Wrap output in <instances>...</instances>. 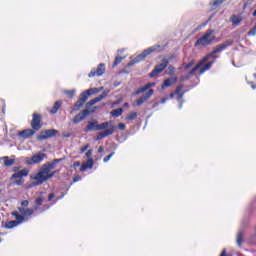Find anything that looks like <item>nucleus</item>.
Segmentation results:
<instances>
[{"label": "nucleus", "instance_id": "nucleus-1", "mask_svg": "<svg viewBox=\"0 0 256 256\" xmlns=\"http://www.w3.org/2000/svg\"><path fill=\"white\" fill-rule=\"evenodd\" d=\"M231 45H233V43L231 41H226L220 45H217L214 48V50L212 51V53L208 54L201 61L198 62V64L189 72V75L190 76L195 75V73H197V71H198L199 75H203L205 71H209V69H211V67L213 66V61L208 62V63H207V61H209V59H211V57L216 55V53H221V51H225V49L227 47H231Z\"/></svg>", "mask_w": 256, "mask_h": 256}, {"label": "nucleus", "instance_id": "nucleus-2", "mask_svg": "<svg viewBox=\"0 0 256 256\" xmlns=\"http://www.w3.org/2000/svg\"><path fill=\"white\" fill-rule=\"evenodd\" d=\"M231 45H233V43L231 41H226L220 45H217L214 48V50L212 51V53L208 54L201 61L198 62V64L189 72V75L190 76L195 75V73H197V71H198L199 75H203L205 71H209V69H211V67L213 66V61L208 62V63H207V61H209V59H211V57L216 55V53H221V51H225V49L227 47H231Z\"/></svg>", "mask_w": 256, "mask_h": 256}, {"label": "nucleus", "instance_id": "nucleus-3", "mask_svg": "<svg viewBox=\"0 0 256 256\" xmlns=\"http://www.w3.org/2000/svg\"><path fill=\"white\" fill-rule=\"evenodd\" d=\"M55 173L57 172L54 171L52 173H48L44 167H41L38 173H36L34 176H31V179L34 181L31 184V187H39V185H43V183L48 181V179H51Z\"/></svg>", "mask_w": 256, "mask_h": 256}, {"label": "nucleus", "instance_id": "nucleus-4", "mask_svg": "<svg viewBox=\"0 0 256 256\" xmlns=\"http://www.w3.org/2000/svg\"><path fill=\"white\" fill-rule=\"evenodd\" d=\"M161 51H165V46H161L156 44L145 49L141 54L137 55L131 62L130 65H135V63H141L146 57H149L151 53H161Z\"/></svg>", "mask_w": 256, "mask_h": 256}, {"label": "nucleus", "instance_id": "nucleus-5", "mask_svg": "<svg viewBox=\"0 0 256 256\" xmlns=\"http://www.w3.org/2000/svg\"><path fill=\"white\" fill-rule=\"evenodd\" d=\"M215 39H217V36H215V30L208 29L204 35L196 41L195 46L198 47L201 45L202 47H207V45H211Z\"/></svg>", "mask_w": 256, "mask_h": 256}, {"label": "nucleus", "instance_id": "nucleus-6", "mask_svg": "<svg viewBox=\"0 0 256 256\" xmlns=\"http://www.w3.org/2000/svg\"><path fill=\"white\" fill-rule=\"evenodd\" d=\"M29 175V168H24L22 170H19L18 172H15L11 177L10 181H12L13 185H17L18 187H21L25 183V179L23 177H27Z\"/></svg>", "mask_w": 256, "mask_h": 256}, {"label": "nucleus", "instance_id": "nucleus-7", "mask_svg": "<svg viewBox=\"0 0 256 256\" xmlns=\"http://www.w3.org/2000/svg\"><path fill=\"white\" fill-rule=\"evenodd\" d=\"M45 157H47V155L45 153H37L35 155H33L32 157H26L24 159V162L26 163V165H37L39 163H41V161H43L45 159Z\"/></svg>", "mask_w": 256, "mask_h": 256}, {"label": "nucleus", "instance_id": "nucleus-8", "mask_svg": "<svg viewBox=\"0 0 256 256\" xmlns=\"http://www.w3.org/2000/svg\"><path fill=\"white\" fill-rule=\"evenodd\" d=\"M168 65H169V60H167V58H164L162 60V63L155 66L153 71L149 74V77H157V75L163 73V71H165V69H167Z\"/></svg>", "mask_w": 256, "mask_h": 256}, {"label": "nucleus", "instance_id": "nucleus-9", "mask_svg": "<svg viewBox=\"0 0 256 256\" xmlns=\"http://www.w3.org/2000/svg\"><path fill=\"white\" fill-rule=\"evenodd\" d=\"M59 133V131L55 129H48L43 130L40 132V134L37 136L38 141H45V139H49L51 137H55Z\"/></svg>", "mask_w": 256, "mask_h": 256}, {"label": "nucleus", "instance_id": "nucleus-10", "mask_svg": "<svg viewBox=\"0 0 256 256\" xmlns=\"http://www.w3.org/2000/svg\"><path fill=\"white\" fill-rule=\"evenodd\" d=\"M95 93H99V89L90 88L80 94L79 100L82 101V103H86L87 99H89L91 95H95Z\"/></svg>", "mask_w": 256, "mask_h": 256}, {"label": "nucleus", "instance_id": "nucleus-11", "mask_svg": "<svg viewBox=\"0 0 256 256\" xmlns=\"http://www.w3.org/2000/svg\"><path fill=\"white\" fill-rule=\"evenodd\" d=\"M91 113L89 109H84L80 113H78L74 118H73V123L74 125H77L78 123H81V121H84L86 117Z\"/></svg>", "mask_w": 256, "mask_h": 256}, {"label": "nucleus", "instance_id": "nucleus-12", "mask_svg": "<svg viewBox=\"0 0 256 256\" xmlns=\"http://www.w3.org/2000/svg\"><path fill=\"white\" fill-rule=\"evenodd\" d=\"M31 127L34 131H39L41 129V115L34 113L31 121Z\"/></svg>", "mask_w": 256, "mask_h": 256}, {"label": "nucleus", "instance_id": "nucleus-13", "mask_svg": "<svg viewBox=\"0 0 256 256\" xmlns=\"http://www.w3.org/2000/svg\"><path fill=\"white\" fill-rule=\"evenodd\" d=\"M105 73V64L101 63L95 70H91L88 77H101Z\"/></svg>", "mask_w": 256, "mask_h": 256}, {"label": "nucleus", "instance_id": "nucleus-14", "mask_svg": "<svg viewBox=\"0 0 256 256\" xmlns=\"http://www.w3.org/2000/svg\"><path fill=\"white\" fill-rule=\"evenodd\" d=\"M174 94L176 95V99L178 103H180V107L183 105V96L185 95V91H183V85H180L176 88L174 91Z\"/></svg>", "mask_w": 256, "mask_h": 256}, {"label": "nucleus", "instance_id": "nucleus-15", "mask_svg": "<svg viewBox=\"0 0 256 256\" xmlns=\"http://www.w3.org/2000/svg\"><path fill=\"white\" fill-rule=\"evenodd\" d=\"M153 89H149L148 92H146L142 97H140L138 100H137V106H141L145 103V101H149V99H151V97H153Z\"/></svg>", "mask_w": 256, "mask_h": 256}, {"label": "nucleus", "instance_id": "nucleus-16", "mask_svg": "<svg viewBox=\"0 0 256 256\" xmlns=\"http://www.w3.org/2000/svg\"><path fill=\"white\" fill-rule=\"evenodd\" d=\"M113 133H115V126L110 125L108 129L98 134L97 139H105V137H109V135H113Z\"/></svg>", "mask_w": 256, "mask_h": 256}, {"label": "nucleus", "instance_id": "nucleus-17", "mask_svg": "<svg viewBox=\"0 0 256 256\" xmlns=\"http://www.w3.org/2000/svg\"><path fill=\"white\" fill-rule=\"evenodd\" d=\"M98 124L99 122L95 119L88 121V124L84 129L85 133H89L90 131H98Z\"/></svg>", "mask_w": 256, "mask_h": 256}, {"label": "nucleus", "instance_id": "nucleus-18", "mask_svg": "<svg viewBox=\"0 0 256 256\" xmlns=\"http://www.w3.org/2000/svg\"><path fill=\"white\" fill-rule=\"evenodd\" d=\"M19 137L22 139H29V137H33L35 135V130L33 129H26L18 133Z\"/></svg>", "mask_w": 256, "mask_h": 256}, {"label": "nucleus", "instance_id": "nucleus-19", "mask_svg": "<svg viewBox=\"0 0 256 256\" xmlns=\"http://www.w3.org/2000/svg\"><path fill=\"white\" fill-rule=\"evenodd\" d=\"M61 159H55L52 163H46L42 167L46 170L47 173H51L55 167H57V163H59Z\"/></svg>", "mask_w": 256, "mask_h": 256}, {"label": "nucleus", "instance_id": "nucleus-20", "mask_svg": "<svg viewBox=\"0 0 256 256\" xmlns=\"http://www.w3.org/2000/svg\"><path fill=\"white\" fill-rule=\"evenodd\" d=\"M18 211H19V213H21V215L24 216V219H25V217H31V215H33V213L35 212V211H34L33 209H31V208L25 209V208H22V207H19V208H18Z\"/></svg>", "mask_w": 256, "mask_h": 256}, {"label": "nucleus", "instance_id": "nucleus-21", "mask_svg": "<svg viewBox=\"0 0 256 256\" xmlns=\"http://www.w3.org/2000/svg\"><path fill=\"white\" fill-rule=\"evenodd\" d=\"M151 87H155V83H148L138 88L137 91L135 92V95H141V93H145V91H147V89H151Z\"/></svg>", "mask_w": 256, "mask_h": 256}, {"label": "nucleus", "instance_id": "nucleus-22", "mask_svg": "<svg viewBox=\"0 0 256 256\" xmlns=\"http://www.w3.org/2000/svg\"><path fill=\"white\" fill-rule=\"evenodd\" d=\"M87 169H93V158H89L87 162H84L81 167L80 171H87Z\"/></svg>", "mask_w": 256, "mask_h": 256}, {"label": "nucleus", "instance_id": "nucleus-23", "mask_svg": "<svg viewBox=\"0 0 256 256\" xmlns=\"http://www.w3.org/2000/svg\"><path fill=\"white\" fill-rule=\"evenodd\" d=\"M177 83V77H171L166 80H164V83L162 84V89H165V87H171V85H175Z\"/></svg>", "mask_w": 256, "mask_h": 256}, {"label": "nucleus", "instance_id": "nucleus-24", "mask_svg": "<svg viewBox=\"0 0 256 256\" xmlns=\"http://www.w3.org/2000/svg\"><path fill=\"white\" fill-rule=\"evenodd\" d=\"M63 105V101L58 100L54 103L52 109H50L51 115H55L59 109H61V106Z\"/></svg>", "mask_w": 256, "mask_h": 256}, {"label": "nucleus", "instance_id": "nucleus-25", "mask_svg": "<svg viewBox=\"0 0 256 256\" xmlns=\"http://www.w3.org/2000/svg\"><path fill=\"white\" fill-rule=\"evenodd\" d=\"M83 105H85V102L81 101L80 99H78V101L75 103V105L72 108V111L70 113H75V111H79V109H81V107H83Z\"/></svg>", "mask_w": 256, "mask_h": 256}, {"label": "nucleus", "instance_id": "nucleus-26", "mask_svg": "<svg viewBox=\"0 0 256 256\" xmlns=\"http://www.w3.org/2000/svg\"><path fill=\"white\" fill-rule=\"evenodd\" d=\"M2 160L4 161L5 167H13L15 165V160L10 159L9 157H3Z\"/></svg>", "mask_w": 256, "mask_h": 256}, {"label": "nucleus", "instance_id": "nucleus-27", "mask_svg": "<svg viewBox=\"0 0 256 256\" xmlns=\"http://www.w3.org/2000/svg\"><path fill=\"white\" fill-rule=\"evenodd\" d=\"M19 225V222H16V220H11L5 223L4 227L5 229H14V227H17Z\"/></svg>", "mask_w": 256, "mask_h": 256}, {"label": "nucleus", "instance_id": "nucleus-28", "mask_svg": "<svg viewBox=\"0 0 256 256\" xmlns=\"http://www.w3.org/2000/svg\"><path fill=\"white\" fill-rule=\"evenodd\" d=\"M110 115H112V117H121V115H123V108H118V109H115V110H112L110 112Z\"/></svg>", "mask_w": 256, "mask_h": 256}, {"label": "nucleus", "instance_id": "nucleus-29", "mask_svg": "<svg viewBox=\"0 0 256 256\" xmlns=\"http://www.w3.org/2000/svg\"><path fill=\"white\" fill-rule=\"evenodd\" d=\"M107 95H109V90L104 91L101 95H99L98 97H96L92 100H94V103H99V101H103V99H105V97H107Z\"/></svg>", "mask_w": 256, "mask_h": 256}, {"label": "nucleus", "instance_id": "nucleus-30", "mask_svg": "<svg viewBox=\"0 0 256 256\" xmlns=\"http://www.w3.org/2000/svg\"><path fill=\"white\" fill-rule=\"evenodd\" d=\"M241 21H243V18H241L240 16H237V15L231 16L232 25H239V23H241Z\"/></svg>", "mask_w": 256, "mask_h": 256}, {"label": "nucleus", "instance_id": "nucleus-31", "mask_svg": "<svg viewBox=\"0 0 256 256\" xmlns=\"http://www.w3.org/2000/svg\"><path fill=\"white\" fill-rule=\"evenodd\" d=\"M236 242L238 247H241L243 245V232H239L236 237Z\"/></svg>", "mask_w": 256, "mask_h": 256}, {"label": "nucleus", "instance_id": "nucleus-32", "mask_svg": "<svg viewBox=\"0 0 256 256\" xmlns=\"http://www.w3.org/2000/svg\"><path fill=\"white\" fill-rule=\"evenodd\" d=\"M127 121H133L135 119H137V112H130L127 117H126Z\"/></svg>", "mask_w": 256, "mask_h": 256}, {"label": "nucleus", "instance_id": "nucleus-33", "mask_svg": "<svg viewBox=\"0 0 256 256\" xmlns=\"http://www.w3.org/2000/svg\"><path fill=\"white\" fill-rule=\"evenodd\" d=\"M109 127H111V125H109V122L98 124V131H101L103 129H109Z\"/></svg>", "mask_w": 256, "mask_h": 256}, {"label": "nucleus", "instance_id": "nucleus-34", "mask_svg": "<svg viewBox=\"0 0 256 256\" xmlns=\"http://www.w3.org/2000/svg\"><path fill=\"white\" fill-rule=\"evenodd\" d=\"M125 58L121 57V56H117L114 60V63L112 65V67H117V65H119V63H121V61H123Z\"/></svg>", "mask_w": 256, "mask_h": 256}, {"label": "nucleus", "instance_id": "nucleus-35", "mask_svg": "<svg viewBox=\"0 0 256 256\" xmlns=\"http://www.w3.org/2000/svg\"><path fill=\"white\" fill-rule=\"evenodd\" d=\"M35 204L36 206L34 207V209L37 210V207H41V205H43V198L42 197L36 198Z\"/></svg>", "mask_w": 256, "mask_h": 256}, {"label": "nucleus", "instance_id": "nucleus-36", "mask_svg": "<svg viewBox=\"0 0 256 256\" xmlns=\"http://www.w3.org/2000/svg\"><path fill=\"white\" fill-rule=\"evenodd\" d=\"M23 221H25V217L23 216V214H18V216L16 217V223H18V225H21Z\"/></svg>", "mask_w": 256, "mask_h": 256}, {"label": "nucleus", "instance_id": "nucleus-37", "mask_svg": "<svg viewBox=\"0 0 256 256\" xmlns=\"http://www.w3.org/2000/svg\"><path fill=\"white\" fill-rule=\"evenodd\" d=\"M248 35L250 37H254V35H256V25L248 32Z\"/></svg>", "mask_w": 256, "mask_h": 256}, {"label": "nucleus", "instance_id": "nucleus-38", "mask_svg": "<svg viewBox=\"0 0 256 256\" xmlns=\"http://www.w3.org/2000/svg\"><path fill=\"white\" fill-rule=\"evenodd\" d=\"M113 155H115V152H112L108 156L104 157V159H103L104 163H107L108 161H110V159H111V157H113Z\"/></svg>", "mask_w": 256, "mask_h": 256}, {"label": "nucleus", "instance_id": "nucleus-39", "mask_svg": "<svg viewBox=\"0 0 256 256\" xmlns=\"http://www.w3.org/2000/svg\"><path fill=\"white\" fill-rule=\"evenodd\" d=\"M173 73H175V67L169 66L168 67V75H173Z\"/></svg>", "mask_w": 256, "mask_h": 256}, {"label": "nucleus", "instance_id": "nucleus-40", "mask_svg": "<svg viewBox=\"0 0 256 256\" xmlns=\"http://www.w3.org/2000/svg\"><path fill=\"white\" fill-rule=\"evenodd\" d=\"M65 94L68 95V97H73V95H75V91L74 90H67V91H65Z\"/></svg>", "mask_w": 256, "mask_h": 256}, {"label": "nucleus", "instance_id": "nucleus-41", "mask_svg": "<svg viewBox=\"0 0 256 256\" xmlns=\"http://www.w3.org/2000/svg\"><path fill=\"white\" fill-rule=\"evenodd\" d=\"M96 102H94V100H90L88 103H86V108L89 109L90 107H92V105H95Z\"/></svg>", "mask_w": 256, "mask_h": 256}, {"label": "nucleus", "instance_id": "nucleus-42", "mask_svg": "<svg viewBox=\"0 0 256 256\" xmlns=\"http://www.w3.org/2000/svg\"><path fill=\"white\" fill-rule=\"evenodd\" d=\"M118 129H120V131H125V124L124 123H119L118 124Z\"/></svg>", "mask_w": 256, "mask_h": 256}, {"label": "nucleus", "instance_id": "nucleus-43", "mask_svg": "<svg viewBox=\"0 0 256 256\" xmlns=\"http://www.w3.org/2000/svg\"><path fill=\"white\" fill-rule=\"evenodd\" d=\"M19 169H21V166H16L12 168L13 173H19Z\"/></svg>", "mask_w": 256, "mask_h": 256}, {"label": "nucleus", "instance_id": "nucleus-44", "mask_svg": "<svg viewBox=\"0 0 256 256\" xmlns=\"http://www.w3.org/2000/svg\"><path fill=\"white\" fill-rule=\"evenodd\" d=\"M89 149V145H86L80 149V153H85Z\"/></svg>", "mask_w": 256, "mask_h": 256}, {"label": "nucleus", "instance_id": "nucleus-45", "mask_svg": "<svg viewBox=\"0 0 256 256\" xmlns=\"http://www.w3.org/2000/svg\"><path fill=\"white\" fill-rule=\"evenodd\" d=\"M73 167L74 169H77V167H81V162L79 161L74 162Z\"/></svg>", "mask_w": 256, "mask_h": 256}, {"label": "nucleus", "instance_id": "nucleus-46", "mask_svg": "<svg viewBox=\"0 0 256 256\" xmlns=\"http://www.w3.org/2000/svg\"><path fill=\"white\" fill-rule=\"evenodd\" d=\"M193 67V62H189L187 65L184 66V69H191Z\"/></svg>", "mask_w": 256, "mask_h": 256}, {"label": "nucleus", "instance_id": "nucleus-47", "mask_svg": "<svg viewBox=\"0 0 256 256\" xmlns=\"http://www.w3.org/2000/svg\"><path fill=\"white\" fill-rule=\"evenodd\" d=\"M22 207H28L29 206V202L27 200H24L21 202Z\"/></svg>", "mask_w": 256, "mask_h": 256}, {"label": "nucleus", "instance_id": "nucleus-48", "mask_svg": "<svg viewBox=\"0 0 256 256\" xmlns=\"http://www.w3.org/2000/svg\"><path fill=\"white\" fill-rule=\"evenodd\" d=\"M77 181H81V176H75L73 178V183H77Z\"/></svg>", "mask_w": 256, "mask_h": 256}, {"label": "nucleus", "instance_id": "nucleus-49", "mask_svg": "<svg viewBox=\"0 0 256 256\" xmlns=\"http://www.w3.org/2000/svg\"><path fill=\"white\" fill-rule=\"evenodd\" d=\"M93 155V150H88L87 152H86V157H91Z\"/></svg>", "mask_w": 256, "mask_h": 256}, {"label": "nucleus", "instance_id": "nucleus-50", "mask_svg": "<svg viewBox=\"0 0 256 256\" xmlns=\"http://www.w3.org/2000/svg\"><path fill=\"white\" fill-rule=\"evenodd\" d=\"M225 0H215L214 5H221Z\"/></svg>", "mask_w": 256, "mask_h": 256}, {"label": "nucleus", "instance_id": "nucleus-51", "mask_svg": "<svg viewBox=\"0 0 256 256\" xmlns=\"http://www.w3.org/2000/svg\"><path fill=\"white\" fill-rule=\"evenodd\" d=\"M55 198V194L54 193H50L48 195V201H51V199H54Z\"/></svg>", "mask_w": 256, "mask_h": 256}, {"label": "nucleus", "instance_id": "nucleus-52", "mask_svg": "<svg viewBox=\"0 0 256 256\" xmlns=\"http://www.w3.org/2000/svg\"><path fill=\"white\" fill-rule=\"evenodd\" d=\"M98 153H103V146H100V147L98 148Z\"/></svg>", "mask_w": 256, "mask_h": 256}, {"label": "nucleus", "instance_id": "nucleus-53", "mask_svg": "<svg viewBox=\"0 0 256 256\" xmlns=\"http://www.w3.org/2000/svg\"><path fill=\"white\" fill-rule=\"evenodd\" d=\"M18 215H19V212H12V216H13V217L16 218Z\"/></svg>", "mask_w": 256, "mask_h": 256}, {"label": "nucleus", "instance_id": "nucleus-54", "mask_svg": "<svg viewBox=\"0 0 256 256\" xmlns=\"http://www.w3.org/2000/svg\"><path fill=\"white\" fill-rule=\"evenodd\" d=\"M169 97L170 99H173V97H175V92L170 93Z\"/></svg>", "mask_w": 256, "mask_h": 256}, {"label": "nucleus", "instance_id": "nucleus-55", "mask_svg": "<svg viewBox=\"0 0 256 256\" xmlns=\"http://www.w3.org/2000/svg\"><path fill=\"white\" fill-rule=\"evenodd\" d=\"M161 103H162V104L167 103V98H163V99L161 100Z\"/></svg>", "mask_w": 256, "mask_h": 256}, {"label": "nucleus", "instance_id": "nucleus-56", "mask_svg": "<svg viewBox=\"0 0 256 256\" xmlns=\"http://www.w3.org/2000/svg\"><path fill=\"white\" fill-rule=\"evenodd\" d=\"M124 107H129V103H124Z\"/></svg>", "mask_w": 256, "mask_h": 256}, {"label": "nucleus", "instance_id": "nucleus-57", "mask_svg": "<svg viewBox=\"0 0 256 256\" xmlns=\"http://www.w3.org/2000/svg\"><path fill=\"white\" fill-rule=\"evenodd\" d=\"M118 53H123V50H118Z\"/></svg>", "mask_w": 256, "mask_h": 256}, {"label": "nucleus", "instance_id": "nucleus-58", "mask_svg": "<svg viewBox=\"0 0 256 256\" xmlns=\"http://www.w3.org/2000/svg\"><path fill=\"white\" fill-rule=\"evenodd\" d=\"M44 209H49V206H44Z\"/></svg>", "mask_w": 256, "mask_h": 256}, {"label": "nucleus", "instance_id": "nucleus-59", "mask_svg": "<svg viewBox=\"0 0 256 256\" xmlns=\"http://www.w3.org/2000/svg\"><path fill=\"white\" fill-rule=\"evenodd\" d=\"M119 102H114L113 105H117Z\"/></svg>", "mask_w": 256, "mask_h": 256}, {"label": "nucleus", "instance_id": "nucleus-60", "mask_svg": "<svg viewBox=\"0 0 256 256\" xmlns=\"http://www.w3.org/2000/svg\"><path fill=\"white\" fill-rule=\"evenodd\" d=\"M253 87V89H256V86H252Z\"/></svg>", "mask_w": 256, "mask_h": 256}]
</instances>
